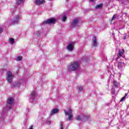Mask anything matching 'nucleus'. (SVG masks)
Returning <instances> with one entry per match:
<instances>
[{"instance_id":"1","label":"nucleus","mask_w":129,"mask_h":129,"mask_svg":"<svg viewBox=\"0 0 129 129\" xmlns=\"http://www.w3.org/2000/svg\"><path fill=\"white\" fill-rule=\"evenodd\" d=\"M11 109V107H6L3 109V111L2 114H0V125H3L4 124V121H5V117L7 115V111L9 109Z\"/></svg>"},{"instance_id":"2","label":"nucleus","mask_w":129,"mask_h":129,"mask_svg":"<svg viewBox=\"0 0 129 129\" xmlns=\"http://www.w3.org/2000/svg\"><path fill=\"white\" fill-rule=\"evenodd\" d=\"M78 68H79V63H78V61L71 62L70 65L68 67L69 71H75Z\"/></svg>"},{"instance_id":"3","label":"nucleus","mask_w":129,"mask_h":129,"mask_svg":"<svg viewBox=\"0 0 129 129\" xmlns=\"http://www.w3.org/2000/svg\"><path fill=\"white\" fill-rule=\"evenodd\" d=\"M20 20H21V16H20L19 15H17L14 17L13 20L11 19L7 20V23L9 25L11 24H18L19 22H20Z\"/></svg>"},{"instance_id":"4","label":"nucleus","mask_w":129,"mask_h":129,"mask_svg":"<svg viewBox=\"0 0 129 129\" xmlns=\"http://www.w3.org/2000/svg\"><path fill=\"white\" fill-rule=\"evenodd\" d=\"M90 117L89 115L81 114L77 116V120H88Z\"/></svg>"},{"instance_id":"5","label":"nucleus","mask_w":129,"mask_h":129,"mask_svg":"<svg viewBox=\"0 0 129 129\" xmlns=\"http://www.w3.org/2000/svg\"><path fill=\"white\" fill-rule=\"evenodd\" d=\"M13 78H14V75H13L12 72L10 71L7 72L6 79L8 83L12 84V82H13Z\"/></svg>"},{"instance_id":"6","label":"nucleus","mask_w":129,"mask_h":129,"mask_svg":"<svg viewBox=\"0 0 129 129\" xmlns=\"http://www.w3.org/2000/svg\"><path fill=\"white\" fill-rule=\"evenodd\" d=\"M64 112L65 115H68L69 117L68 119H67V120H71L72 119V109L71 108H70L69 110L67 111L66 110H64Z\"/></svg>"},{"instance_id":"7","label":"nucleus","mask_w":129,"mask_h":129,"mask_svg":"<svg viewBox=\"0 0 129 129\" xmlns=\"http://www.w3.org/2000/svg\"><path fill=\"white\" fill-rule=\"evenodd\" d=\"M36 95H37V93H36V91H33L31 92V97L30 99V102H32V103H35V98L36 97Z\"/></svg>"},{"instance_id":"8","label":"nucleus","mask_w":129,"mask_h":129,"mask_svg":"<svg viewBox=\"0 0 129 129\" xmlns=\"http://www.w3.org/2000/svg\"><path fill=\"white\" fill-rule=\"evenodd\" d=\"M56 22V19L54 18H51L49 19H48L46 21H44L43 23V25H47L49 24H55V22Z\"/></svg>"},{"instance_id":"9","label":"nucleus","mask_w":129,"mask_h":129,"mask_svg":"<svg viewBox=\"0 0 129 129\" xmlns=\"http://www.w3.org/2000/svg\"><path fill=\"white\" fill-rule=\"evenodd\" d=\"M117 67L119 70H123V68L125 67V63L123 62H119L118 63Z\"/></svg>"},{"instance_id":"10","label":"nucleus","mask_w":129,"mask_h":129,"mask_svg":"<svg viewBox=\"0 0 129 129\" xmlns=\"http://www.w3.org/2000/svg\"><path fill=\"white\" fill-rule=\"evenodd\" d=\"M34 3L37 6H40V5L45 4L46 1L45 0H35Z\"/></svg>"},{"instance_id":"11","label":"nucleus","mask_w":129,"mask_h":129,"mask_svg":"<svg viewBox=\"0 0 129 129\" xmlns=\"http://www.w3.org/2000/svg\"><path fill=\"white\" fill-rule=\"evenodd\" d=\"M92 46H93V47H97V40L96 39V36L93 37Z\"/></svg>"},{"instance_id":"12","label":"nucleus","mask_w":129,"mask_h":129,"mask_svg":"<svg viewBox=\"0 0 129 129\" xmlns=\"http://www.w3.org/2000/svg\"><path fill=\"white\" fill-rule=\"evenodd\" d=\"M74 46V43H70L69 45H68L67 49L69 51H73Z\"/></svg>"},{"instance_id":"13","label":"nucleus","mask_w":129,"mask_h":129,"mask_svg":"<svg viewBox=\"0 0 129 129\" xmlns=\"http://www.w3.org/2000/svg\"><path fill=\"white\" fill-rule=\"evenodd\" d=\"M7 104H9V105L14 104V99L13 98H8L7 100Z\"/></svg>"},{"instance_id":"14","label":"nucleus","mask_w":129,"mask_h":129,"mask_svg":"<svg viewBox=\"0 0 129 129\" xmlns=\"http://www.w3.org/2000/svg\"><path fill=\"white\" fill-rule=\"evenodd\" d=\"M72 25L73 27H76L77 25H78V19H75L73 20Z\"/></svg>"},{"instance_id":"15","label":"nucleus","mask_w":129,"mask_h":129,"mask_svg":"<svg viewBox=\"0 0 129 129\" xmlns=\"http://www.w3.org/2000/svg\"><path fill=\"white\" fill-rule=\"evenodd\" d=\"M58 111H59V110L58 109H53L50 112V116L53 115V114H55V113H57Z\"/></svg>"},{"instance_id":"16","label":"nucleus","mask_w":129,"mask_h":129,"mask_svg":"<svg viewBox=\"0 0 129 129\" xmlns=\"http://www.w3.org/2000/svg\"><path fill=\"white\" fill-rule=\"evenodd\" d=\"M113 83L115 88H117V87H119V86L120 85L119 84V83L116 82V81H114Z\"/></svg>"},{"instance_id":"17","label":"nucleus","mask_w":129,"mask_h":129,"mask_svg":"<svg viewBox=\"0 0 129 129\" xmlns=\"http://www.w3.org/2000/svg\"><path fill=\"white\" fill-rule=\"evenodd\" d=\"M124 53V50L120 49L119 50V56L120 57H123V53Z\"/></svg>"},{"instance_id":"18","label":"nucleus","mask_w":129,"mask_h":129,"mask_svg":"<svg viewBox=\"0 0 129 129\" xmlns=\"http://www.w3.org/2000/svg\"><path fill=\"white\" fill-rule=\"evenodd\" d=\"M17 5H23L25 0H16Z\"/></svg>"},{"instance_id":"19","label":"nucleus","mask_w":129,"mask_h":129,"mask_svg":"<svg viewBox=\"0 0 129 129\" xmlns=\"http://www.w3.org/2000/svg\"><path fill=\"white\" fill-rule=\"evenodd\" d=\"M21 85V82H19L18 83H15L13 85L14 87H20Z\"/></svg>"},{"instance_id":"20","label":"nucleus","mask_w":129,"mask_h":129,"mask_svg":"<svg viewBox=\"0 0 129 129\" xmlns=\"http://www.w3.org/2000/svg\"><path fill=\"white\" fill-rule=\"evenodd\" d=\"M9 42L11 45H13L14 43H15V39L14 38H10Z\"/></svg>"},{"instance_id":"21","label":"nucleus","mask_w":129,"mask_h":129,"mask_svg":"<svg viewBox=\"0 0 129 129\" xmlns=\"http://www.w3.org/2000/svg\"><path fill=\"white\" fill-rule=\"evenodd\" d=\"M89 3H91L93 6H94V4L96 3V0H89Z\"/></svg>"},{"instance_id":"22","label":"nucleus","mask_w":129,"mask_h":129,"mask_svg":"<svg viewBox=\"0 0 129 129\" xmlns=\"http://www.w3.org/2000/svg\"><path fill=\"white\" fill-rule=\"evenodd\" d=\"M22 58L21 56H19L16 58V61H21Z\"/></svg>"},{"instance_id":"23","label":"nucleus","mask_w":129,"mask_h":129,"mask_svg":"<svg viewBox=\"0 0 129 129\" xmlns=\"http://www.w3.org/2000/svg\"><path fill=\"white\" fill-rule=\"evenodd\" d=\"M112 96H115V90L114 89H112L111 91Z\"/></svg>"},{"instance_id":"24","label":"nucleus","mask_w":129,"mask_h":129,"mask_svg":"<svg viewBox=\"0 0 129 129\" xmlns=\"http://www.w3.org/2000/svg\"><path fill=\"white\" fill-rule=\"evenodd\" d=\"M67 19V17H66V16H63L62 18V21L65 22V21H66Z\"/></svg>"},{"instance_id":"25","label":"nucleus","mask_w":129,"mask_h":129,"mask_svg":"<svg viewBox=\"0 0 129 129\" xmlns=\"http://www.w3.org/2000/svg\"><path fill=\"white\" fill-rule=\"evenodd\" d=\"M59 129H64L63 127V122H61L59 125Z\"/></svg>"},{"instance_id":"26","label":"nucleus","mask_w":129,"mask_h":129,"mask_svg":"<svg viewBox=\"0 0 129 129\" xmlns=\"http://www.w3.org/2000/svg\"><path fill=\"white\" fill-rule=\"evenodd\" d=\"M103 5L102 4H101L97 6V9H101L103 7Z\"/></svg>"},{"instance_id":"27","label":"nucleus","mask_w":129,"mask_h":129,"mask_svg":"<svg viewBox=\"0 0 129 129\" xmlns=\"http://www.w3.org/2000/svg\"><path fill=\"white\" fill-rule=\"evenodd\" d=\"M78 89L79 91H82L83 90V88H82V87H78Z\"/></svg>"},{"instance_id":"28","label":"nucleus","mask_w":129,"mask_h":129,"mask_svg":"<svg viewBox=\"0 0 129 129\" xmlns=\"http://www.w3.org/2000/svg\"><path fill=\"white\" fill-rule=\"evenodd\" d=\"M124 99H125V96L123 97L120 100V102H121L123 101V100H124Z\"/></svg>"},{"instance_id":"29","label":"nucleus","mask_w":129,"mask_h":129,"mask_svg":"<svg viewBox=\"0 0 129 129\" xmlns=\"http://www.w3.org/2000/svg\"><path fill=\"white\" fill-rule=\"evenodd\" d=\"M115 15H114L112 18V19H111V21H113L114 20V19H115Z\"/></svg>"},{"instance_id":"30","label":"nucleus","mask_w":129,"mask_h":129,"mask_svg":"<svg viewBox=\"0 0 129 129\" xmlns=\"http://www.w3.org/2000/svg\"><path fill=\"white\" fill-rule=\"evenodd\" d=\"M37 36H39V35H41V31H37Z\"/></svg>"},{"instance_id":"31","label":"nucleus","mask_w":129,"mask_h":129,"mask_svg":"<svg viewBox=\"0 0 129 129\" xmlns=\"http://www.w3.org/2000/svg\"><path fill=\"white\" fill-rule=\"evenodd\" d=\"M47 123H48V124H50L51 123V121L50 120L47 121Z\"/></svg>"},{"instance_id":"32","label":"nucleus","mask_w":129,"mask_h":129,"mask_svg":"<svg viewBox=\"0 0 129 129\" xmlns=\"http://www.w3.org/2000/svg\"><path fill=\"white\" fill-rule=\"evenodd\" d=\"M2 32H3V29L0 27V33H2Z\"/></svg>"},{"instance_id":"33","label":"nucleus","mask_w":129,"mask_h":129,"mask_svg":"<svg viewBox=\"0 0 129 129\" xmlns=\"http://www.w3.org/2000/svg\"><path fill=\"white\" fill-rule=\"evenodd\" d=\"M29 129H33V126H31Z\"/></svg>"},{"instance_id":"34","label":"nucleus","mask_w":129,"mask_h":129,"mask_svg":"<svg viewBox=\"0 0 129 129\" xmlns=\"http://www.w3.org/2000/svg\"><path fill=\"white\" fill-rule=\"evenodd\" d=\"M95 9H97V5H96L95 7Z\"/></svg>"},{"instance_id":"35","label":"nucleus","mask_w":129,"mask_h":129,"mask_svg":"<svg viewBox=\"0 0 129 129\" xmlns=\"http://www.w3.org/2000/svg\"><path fill=\"white\" fill-rule=\"evenodd\" d=\"M125 39H126V36H124V40H125Z\"/></svg>"},{"instance_id":"36","label":"nucleus","mask_w":129,"mask_h":129,"mask_svg":"<svg viewBox=\"0 0 129 129\" xmlns=\"http://www.w3.org/2000/svg\"><path fill=\"white\" fill-rule=\"evenodd\" d=\"M127 95V94H125V97H126Z\"/></svg>"},{"instance_id":"37","label":"nucleus","mask_w":129,"mask_h":129,"mask_svg":"<svg viewBox=\"0 0 129 129\" xmlns=\"http://www.w3.org/2000/svg\"><path fill=\"white\" fill-rule=\"evenodd\" d=\"M49 1H54V0H49Z\"/></svg>"},{"instance_id":"38","label":"nucleus","mask_w":129,"mask_h":129,"mask_svg":"<svg viewBox=\"0 0 129 129\" xmlns=\"http://www.w3.org/2000/svg\"><path fill=\"white\" fill-rule=\"evenodd\" d=\"M67 2H68V0H66Z\"/></svg>"}]
</instances>
